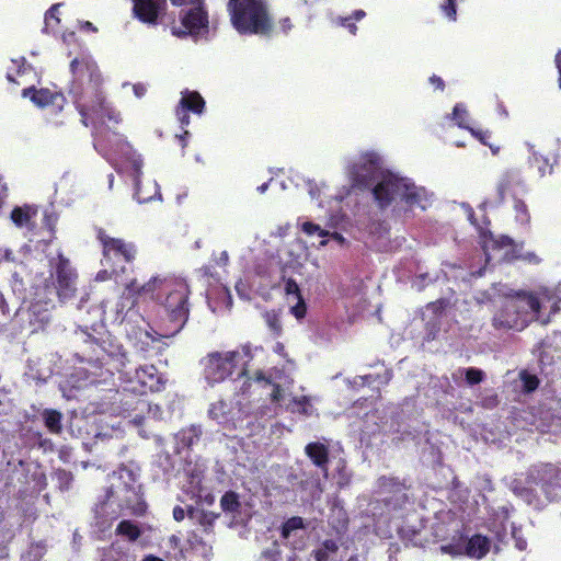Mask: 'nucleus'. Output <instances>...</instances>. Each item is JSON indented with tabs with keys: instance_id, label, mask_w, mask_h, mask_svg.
<instances>
[{
	"instance_id": "1",
	"label": "nucleus",
	"mask_w": 561,
	"mask_h": 561,
	"mask_svg": "<svg viewBox=\"0 0 561 561\" xmlns=\"http://www.w3.org/2000/svg\"><path fill=\"white\" fill-rule=\"evenodd\" d=\"M70 72L69 93L81 116V123L88 127L89 121L94 117H107L118 123V114L105 101L103 77L96 61L89 55L76 57L70 62Z\"/></svg>"
},
{
	"instance_id": "2",
	"label": "nucleus",
	"mask_w": 561,
	"mask_h": 561,
	"mask_svg": "<svg viewBox=\"0 0 561 561\" xmlns=\"http://www.w3.org/2000/svg\"><path fill=\"white\" fill-rule=\"evenodd\" d=\"M190 287L184 279L160 277L152 300L163 307L169 322L167 332L161 336H174L185 327L190 317Z\"/></svg>"
},
{
	"instance_id": "3",
	"label": "nucleus",
	"mask_w": 561,
	"mask_h": 561,
	"mask_svg": "<svg viewBox=\"0 0 561 561\" xmlns=\"http://www.w3.org/2000/svg\"><path fill=\"white\" fill-rule=\"evenodd\" d=\"M375 202L380 209L388 208L396 198H400L409 207L426 209V192L417 187L409 179L401 178L389 170L381 173V176L370 187Z\"/></svg>"
},
{
	"instance_id": "4",
	"label": "nucleus",
	"mask_w": 561,
	"mask_h": 561,
	"mask_svg": "<svg viewBox=\"0 0 561 561\" xmlns=\"http://www.w3.org/2000/svg\"><path fill=\"white\" fill-rule=\"evenodd\" d=\"M228 11L239 34L268 36L273 32V18L266 0H229Z\"/></svg>"
},
{
	"instance_id": "5",
	"label": "nucleus",
	"mask_w": 561,
	"mask_h": 561,
	"mask_svg": "<svg viewBox=\"0 0 561 561\" xmlns=\"http://www.w3.org/2000/svg\"><path fill=\"white\" fill-rule=\"evenodd\" d=\"M96 239L102 247L101 264L103 267L112 268L114 273L125 274L127 265L135 263L138 248L134 242L111 237L103 228L98 229Z\"/></svg>"
},
{
	"instance_id": "6",
	"label": "nucleus",
	"mask_w": 561,
	"mask_h": 561,
	"mask_svg": "<svg viewBox=\"0 0 561 561\" xmlns=\"http://www.w3.org/2000/svg\"><path fill=\"white\" fill-rule=\"evenodd\" d=\"M239 351L210 352L202 358L203 376L208 385L214 386L230 378L234 373L245 375L247 364H241Z\"/></svg>"
},
{
	"instance_id": "7",
	"label": "nucleus",
	"mask_w": 561,
	"mask_h": 561,
	"mask_svg": "<svg viewBox=\"0 0 561 561\" xmlns=\"http://www.w3.org/2000/svg\"><path fill=\"white\" fill-rule=\"evenodd\" d=\"M540 301L531 293H522L516 297L505 301L501 310L493 317V327L495 329H514L526 322L524 318L528 313L538 314L540 311Z\"/></svg>"
},
{
	"instance_id": "8",
	"label": "nucleus",
	"mask_w": 561,
	"mask_h": 561,
	"mask_svg": "<svg viewBox=\"0 0 561 561\" xmlns=\"http://www.w3.org/2000/svg\"><path fill=\"white\" fill-rule=\"evenodd\" d=\"M382 162L381 156L375 150L360 152L357 160L348 165L351 186L360 191L369 190L386 172Z\"/></svg>"
},
{
	"instance_id": "9",
	"label": "nucleus",
	"mask_w": 561,
	"mask_h": 561,
	"mask_svg": "<svg viewBox=\"0 0 561 561\" xmlns=\"http://www.w3.org/2000/svg\"><path fill=\"white\" fill-rule=\"evenodd\" d=\"M49 277L58 298L64 301L75 297L78 273L71 262L61 252L48 261Z\"/></svg>"
},
{
	"instance_id": "10",
	"label": "nucleus",
	"mask_w": 561,
	"mask_h": 561,
	"mask_svg": "<svg viewBox=\"0 0 561 561\" xmlns=\"http://www.w3.org/2000/svg\"><path fill=\"white\" fill-rule=\"evenodd\" d=\"M528 484H535L548 502L561 501V467L553 463H540L529 468L526 474Z\"/></svg>"
},
{
	"instance_id": "11",
	"label": "nucleus",
	"mask_w": 561,
	"mask_h": 561,
	"mask_svg": "<svg viewBox=\"0 0 561 561\" xmlns=\"http://www.w3.org/2000/svg\"><path fill=\"white\" fill-rule=\"evenodd\" d=\"M121 374L125 390L136 394L144 396L148 392H158L164 387L162 376L153 365L140 366L135 369L133 376L129 371H121Z\"/></svg>"
},
{
	"instance_id": "12",
	"label": "nucleus",
	"mask_w": 561,
	"mask_h": 561,
	"mask_svg": "<svg viewBox=\"0 0 561 561\" xmlns=\"http://www.w3.org/2000/svg\"><path fill=\"white\" fill-rule=\"evenodd\" d=\"M527 187L523 180L520 172L514 169L504 171L495 185V195L492 198L485 199L483 206L497 207L504 204L507 195L514 199L517 198L518 193H526Z\"/></svg>"
},
{
	"instance_id": "13",
	"label": "nucleus",
	"mask_w": 561,
	"mask_h": 561,
	"mask_svg": "<svg viewBox=\"0 0 561 561\" xmlns=\"http://www.w3.org/2000/svg\"><path fill=\"white\" fill-rule=\"evenodd\" d=\"M378 493L382 495V502L389 510H402L409 502L407 491L409 486L404 480L397 477L381 476L377 480Z\"/></svg>"
},
{
	"instance_id": "14",
	"label": "nucleus",
	"mask_w": 561,
	"mask_h": 561,
	"mask_svg": "<svg viewBox=\"0 0 561 561\" xmlns=\"http://www.w3.org/2000/svg\"><path fill=\"white\" fill-rule=\"evenodd\" d=\"M205 108V101L197 91L185 90L182 92V98L175 108V115L181 124L185 127L190 124L188 112L194 114H202Z\"/></svg>"
},
{
	"instance_id": "15",
	"label": "nucleus",
	"mask_w": 561,
	"mask_h": 561,
	"mask_svg": "<svg viewBox=\"0 0 561 561\" xmlns=\"http://www.w3.org/2000/svg\"><path fill=\"white\" fill-rule=\"evenodd\" d=\"M23 98H28L38 107L46 108L49 105H56L64 108L67 100L60 92H54L47 88L36 89L35 87L25 88L22 91Z\"/></svg>"
},
{
	"instance_id": "16",
	"label": "nucleus",
	"mask_w": 561,
	"mask_h": 561,
	"mask_svg": "<svg viewBox=\"0 0 561 561\" xmlns=\"http://www.w3.org/2000/svg\"><path fill=\"white\" fill-rule=\"evenodd\" d=\"M133 13L142 23L156 24L165 0H133Z\"/></svg>"
},
{
	"instance_id": "17",
	"label": "nucleus",
	"mask_w": 561,
	"mask_h": 561,
	"mask_svg": "<svg viewBox=\"0 0 561 561\" xmlns=\"http://www.w3.org/2000/svg\"><path fill=\"white\" fill-rule=\"evenodd\" d=\"M118 479L121 480L122 491L125 494V501L130 503L139 499L140 484H138V476L133 469L122 466L117 471Z\"/></svg>"
},
{
	"instance_id": "18",
	"label": "nucleus",
	"mask_w": 561,
	"mask_h": 561,
	"mask_svg": "<svg viewBox=\"0 0 561 561\" xmlns=\"http://www.w3.org/2000/svg\"><path fill=\"white\" fill-rule=\"evenodd\" d=\"M181 23L185 28V31L182 32L183 35L198 34L202 28L208 26V16L201 8H194L182 16Z\"/></svg>"
},
{
	"instance_id": "19",
	"label": "nucleus",
	"mask_w": 561,
	"mask_h": 561,
	"mask_svg": "<svg viewBox=\"0 0 561 561\" xmlns=\"http://www.w3.org/2000/svg\"><path fill=\"white\" fill-rule=\"evenodd\" d=\"M305 453L312 463L327 477L330 462L328 446L319 442H312L306 445Z\"/></svg>"
},
{
	"instance_id": "20",
	"label": "nucleus",
	"mask_w": 561,
	"mask_h": 561,
	"mask_svg": "<svg viewBox=\"0 0 561 561\" xmlns=\"http://www.w3.org/2000/svg\"><path fill=\"white\" fill-rule=\"evenodd\" d=\"M465 554L470 558L481 559L490 550V540L480 534L473 535L466 543Z\"/></svg>"
},
{
	"instance_id": "21",
	"label": "nucleus",
	"mask_w": 561,
	"mask_h": 561,
	"mask_svg": "<svg viewBox=\"0 0 561 561\" xmlns=\"http://www.w3.org/2000/svg\"><path fill=\"white\" fill-rule=\"evenodd\" d=\"M160 276H152L147 283L139 285L137 279H131L126 285V290L135 296L139 297L141 295H149L151 298L153 297V294L156 293L157 285H159Z\"/></svg>"
},
{
	"instance_id": "22",
	"label": "nucleus",
	"mask_w": 561,
	"mask_h": 561,
	"mask_svg": "<svg viewBox=\"0 0 561 561\" xmlns=\"http://www.w3.org/2000/svg\"><path fill=\"white\" fill-rule=\"evenodd\" d=\"M45 427L50 434H60L62 432V414L55 409H45L42 412Z\"/></svg>"
},
{
	"instance_id": "23",
	"label": "nucleus",
	"mask_w": 561,
	"mask_h": 561,
	"mask_svg": "<svg viewBox=\"0 0 561 561\" xmlns=\"http://www.w3.org/2000/svg\"><path fill=\"white\" fill-rule=\"evenodd\" d=\"M337 551V543L332 539H327L320 548L313 550L312 554L316 561H334L333 558L336 556Z\"/></svg>"
},
{
	"instance_id": "24",
	"label": "nucleus",
	"mask_w": 561,
	"mask_h": 561,
	"mask_svg": "<svg viewBox=\"0 0 561 561\" xmlns=\"http://www.w3.org/2000/svg\"><path fill=\"white\" fill-rule=\"evenodd\" d=\"M526 484L527 485H523L522 483L516 482L513 485L514 494L517 495L518 497L523 499L529 505H537V504H539V497H538L537 493L534 490V486H536V485L535 484H528L527 482H526Z\"/></svg>"
},
{
	"instance_id": "25",
	"label": "nucleus",
	"mask_w": 561,
	"mask_h": 561,
	"mask_svg": "<svg viewBox=\"0 0 561 561\" xmlns=\"http://www.w3.org/2000/svg\"><path fill=\"white\" fill-rule=\"evenodd\" d=\"M116 534L126 537L129 541H136L141 535V529L134 522L123 519L116 527Z\"/></svg>"
},
{
	"instance_id": "26",
	"label": "nucleus",
	"mask_w": 561,
	"mask_h": 561,
	"mask_svg": "<svg viewBox=\"0 0 561 561\" xmlns=\"http://www.w3.org/2000/svg\"><path fill=\"white\" fill-rule=\"evenodd\" d=\"M366 16V12L362 9L355 10L351 15L348 16H339L337 18V24L345 27L352 35H356L357 33V26L355 24V21H360Z\"/></svg>"
},
{
	"instance_id": "27",
	"label": "nucleus",
	"mask_w": 561,
	"mask_h": 561,
	"mask_svg": "<svg viewBox=\"0 0 561 561\" xmlns=\"http://www.w3.org/2000/svg\"><path fill=\"white\" fill-rule=\"evenodd\" d=\"M220 507L226 513L239 512L241 503L238 493L234 491H227L220 499Z\"/></svg>"
},
{
	"instance_id": "28",
	"label": "nucleus",
	"mask_w": 561,
	"mask_h": 561,
	"mask_svg": "<svg viewBox=\"0 0 561 561\" xmlns=\"http://www.w3.org/2000/svg\"><path fill=\"white\" fill-rule=\"evenodd\" d=\"M202 435V430L198 426L192 425L187 428H183L178 433L182 444L186 447H191L196 444Z\"/></svg>"
},
{
	"instance_id": "29",
	"label": "nucleus",
	"mask_w": 561,
	"mask_h": 561,
	"mask_svg": "<svg viewBox=\"0 0 561 561\" xmlns=\"http://www.w3.org/2000/svg\"><path fill=\"white\" fill-rule=\"evenodd\" d=\"M158 341L159 339L149 331H139V340L135 343V347L142 354H148L153 348V343Z\"/></svg>"
},
{
	"instance_id": "30",
	"label": "nucleus",
	"mask_w": 561,
	"mask_h": 561,
	"mask_svg": "<svg viewBox=\"0 0 561 561\" xmlns=\"http://www.w3.org/2000/svg\"><path fill=\"white\" fill-rule=\"evenodd\" d=\"M266 325L272 331L274 336H279L283 333L279 313L275 310L265 311L263 314Z\"/></svg>"
},
{
	"instance_id": "31",
	"label": "nucleus",
	"mask_w": 561,
	"mask_h": 561,
	"mask_svg": "<svg viewBox=\"0 0 561 561\" xmlns=\"http://www.w3.org/2000/svg\"><path fill=\"white\" fill-rule=\"evenodd\" d=\"M519 379L523 383L522 390L524 393H531L538 389L540 380L536 375L528 373L527 370L519 371Z\"/></svg>"
},
{
	"instance_id": "32",
	"label": "nucleus",
	"mask_w": 561,
	"mask_h": 561,
	"mask_svg": "<svg viewBox=\"0 0 561 561\" xmlns=\"http://www.w3.org/2000/svg\"><path fill=\"white\" fill-rule=\"evenodd\" d=\"M514 210H515V219L520 225H529L530 222V214L526 203L520 198L514 199Z\"/></svg>"
},
{
	"instance_id": "33",
	"label": "nucleus",
	"mask_w": 561,
	"mask_h": 561,
	"mask_svg": "<svg viewBox=\"0 0 561 561\" xmlns=\"http://www.w3.org/2000/svg\"><path fill=\"white\" fill-rule=\"evenodd\" d=\"M302 527L304 522L301 517H290L283 524L280 535L284 539H287L294 530L301 529Z\"/></svg>"
},
{
	"instance_id": "34",
	"label": "nucleus",
	"mask_w": 561,
	"mask_h": 561,
	"mask_svg": "<svg viewBox=\"0 0 561 561\" xmlns=\"http://www.w3.org/2000/svg\"><path fill=\"white\" fill-rule=\"evenodd\" d=\"M11 219L19 227L26 225L31 219L28 207H14L11 211Z\"/></svg>"
},
{
	"instance_id": "35",
	"label": "nucleus",
	"mask_w": 561,
	"mask_h": 561,
	"mask_svg": "<svg viewBox=\"0 0 561 561\" xmlns=\"http://www.w3.org/2000/svg\"><path fill=\"white\" fill-rule=\"evenodd\" d=\"M463 371H465L466 382L469 386L478 385V383L482 382L485 378L484 371L479 368H476V367L466 368Z\"/></svg>"
},
{
	"instance_id": "36",
	"label": "nucleus",
	"mask_w": 561,
	"mask_h": 561,
	"mask_svg": "<svg viewBox=\"0 0 561 561\" xmlns=\"http://www.w3.org/2000/svg\"><path fill=\"white\" fill-rule=\"evenodd\" d=\"M468 113L461 104H456L453 108V118L457 122V125L461 128H468L465 125V119Z\"/></svg>"
},
{
	"instance_id": "37",
	"label": "nucleus",
	"mask_w": 561,
	"mask_h": 561,
	"mask_svg": "<svg viewBox=\"0 0 561 561\" xmlns=\"http://www.w3.org/2000/svg\"><path fill=\"white\" fill-rule=\"evenodd\" d=\"M443 13L450 20L456 21L457 19V5L456 0H446L445 3L440 5Z\"/></svg>"
},
{
	"instance_id": "38",
	"label": "nucleus",
	"mask_w": 561,
	"mask_h": 561,
	"mask_svg": "<svg viewBox=\"0 0 561 561\" xmlns=\"http://www.w3.org/2000/svg\"><path fill=\"white\" fill-rule=\"evenodd\" d=\"M284 282H285L284 290L287 296L293 295L296 298H299V296H302L300 288L294 278H285Z\"/></svg>"
},
{
	"instance_id": "39",
	"label": "nucleus",
	"mask_w": 561,
	"mask_h": 561,
	"mask_svg": "<svg viewBox=\"0 0 561 561\" xmlns=\"http://www.w3.org/2000/svg\"><path fill=\"white\" fill-rule=\"evenodd\" d=\"M533 163L537 167L540 176L552 172V165H550L547 160H542L536 154L533 156Z\"/></svg>"
},
{
	"instance_id": "40",
	"label": "nucleus",
	"mask_w": 561,
	"mask_h": 561,
	"mask_svg": "<svg viewBox=\"0 0 561 561\" xmlns=\"http://www.w3.org/2000/svg\"><path fill=\"white\" fill-rule=\"evenodd\" d=\"M290 311L297 319H302L306 317L307 306L302 296H299V298H297V304L291 307Z\"/></svg>"
},
{
	"instance_id": "41",
	"label": "nucleus",
	"mask_w": 561,
	"mask_h": 561,
	"mask_svg": "<svg viewBox=\"0 0 561 561\" xmlns=\"http://www.w3.org/2000/svg\"><path fill=\"white\" fill-rule=\"evenodd\" d=\"M469 220H470V222H471L474 227H477V228H478V230H479V234H480V238H481V239H483V240H484V242H485L486 240H489V239H490V240H492V239H493L492 232H491L488 228H482V227H480V226L478 225V222H477V219H476V217H474L473 211H471V213L469 214Z\"/></svg>"
},
{
	"instance_id": "42",
	"label": "nucleus",
	"mask_w": 561,
	"mask_h": 561,
	"mask_svg": "<svg viewBox=\"0 0 561 561\" xmlns=\"http://www.w3.org/2000/svg\"><path fill=\"white\" fill-rule=\"evenodd\" d=\"M59 4H53L49 10L45 13V24L46 27L50 26V22L54 20L56 24L60 23V19L58 16Z\"/></svg>"
},
{
	"instance_id": "43",
	"label": "nucleus",
	"mask_w": 561,
	"mask_h": 561,
	"mask_svg": "<svg viewBox=\"0 0 561 561\" xmlns=\"http://www.w3.org/2000/svg\"><path fill=\"white\" fill-rule=\"evenodd\" d=\"M440 550H442V552L451 554V556H459V554L465 553V548L460 543L444 545L440 547Z\"/></svg>"
},
{
	"instance_id": "44",
	"label": "nucleus",
	"mask_w": 561,
	"mask_h": 561,
	"mask_svg": "<svg viewBox=\"0 0 561 561\" xmlns=\"http://www.w3.org/2000/svg\"><path fill=\"white\" fill-rule=\"evenodd\" d=\"M270 386L273 387L272 393H271V401L273 403H280L284 399V390L279 383H275L272 381Z\"/></svg>"
},
{
	"instance_id": "45",
	"label": "nucleus",
	"mask_w": 561,
	"mask_h": 561,
	"mask_svg": "<svg viewBox=\"0 0 561 561\" xmlns=\"http://www.w3.org/2000/svg\"><path fill=\"white\" fill-rule=\"evenodd\" d=\"M121 275H122L121 273H114L112 271V268L104 267L103 270L98 272L95 278H96V280L104 282V280H107V279H111L112 277H117V276H121Z\"/></svg>"
},
{
	"instance_id": "46",
	"label": "nucleus",
	"mask_w": 561,
	"mask_h": 561,
	"mask_svg": "<svg viewBox=\"0 0 561 561\" xmlns=\"http://www.w3.org/2000/svg\"><path fill=\"white\" fill-rule=\"evenodd\" d=\"M302 230L309 236H312L317 232H319L320 236H324V232L321 230L320 226L311 221L304 222Z\"/></svg>"
},
{
	"instance_id": "47",
	"label": "nucleus",
	"mask_w": 561,
	"mask_h": 561,
	"mask_svg": "<svg viewBox=\"0 0 561 561\" xmlns=\"http://www.w3.org/2000/svg\"><path fill=\"white\" fill-rule=\"evenodd\" d=\"M278 25H279V28L280 31L287 35L291 28L294 27L293 23H291V20L289 18H283L279 20L278 22Z\"/></svg>"
},
{
	"instance_id": "48",
	"label": "nucleus",
	"mask_w": 561,
	"mask_h": 561,
	"mask_svg": "<svg viewBox=\"0 0 561 561\" xmlns=\"http://www.w3.org/2000/svg\"><path fill=\"white\" fill-rule=\"evenodd\" d=\"M430 82L435 87V89H438L440 91L445 89L444 80L436 75L430 77Z\"/></svg>"
},
{
	"instance_id": "49",
	"label": "nucleus",
	"mask_w": 561,
	"mask_h": 561,
	"mask_svg": "<svg viewBox=\"0 0 561 561\" xmlns=\"http://www.w3.org/2000/svg\"><path fill=\"white\" fill-rule=\"evenodd\" d=\"M264 561H279L280 554L278 551H265L262 554Z\"/></svg>"
},
{
	"instance_id": "50",
	"label": "nucleus",
	"mask_w": 561,
	"mask_h": 561,
	"mask_svg": "<svg viewBox=\"0 0 561 561\" xmlns=\"http://www.w3.org/2000/svg\"><path fill=\"white\" fill-rule=\"evenodd\" d=\"M468 129L471 131V134L478 138L483 145H486V138L489 137L488 133L486 131H482V130H474L472 128H469Z\"/></svg>"
},
{
	"instance_id": "51",
	"label": "nucleus",
	"mask_w": 561,
	"mask_h": 561,
	"mask_svg": "<svg viewBox=\"0 0 561 561\" xmlns=\"http://www.w3.org/2000/svg\"><path fill=\"white\" fill-rule=\"evenodd\" d=\"M185 517V511L183 507L181 506H175L173 508V518L176 520V522H182Z\"/></svg>"
},
{
	"instance_id": "52",
	"label": "nucleus",
	"mask_w": 561,
	"mask_h": 561,
	"mask_svg": "<svg viewBox=\"0 0 561 561\" xmlns=\"http://www.w3.org/2000/svg\"><path fill=\"white\" fill-rule=\"evenodd\" d=\"M254 379L256 381H263L265 385L272 383V380L270 377H266L262 370H257L254 375Z\"/></svg>"
},
{
	"instance_id": "53",
	"label": "nucleus",
	"mask_w": 561,
	"mask_h": 561,
	"mask_svg": "<svg viewBox=\"0 0 561 561\" xmlns=\"http://www.w3.org/2000/svg\"><path fill=\"white\" fill-rule=\"evenodd\" d=\"M103 135H102V131H96L94 134V147L98 149V150H101L104 148L103 146Z\"/></svg>"
},
{
	"instance_id": "54",
	"label": "nucleus",
	"mask_w": 561,
	"mask_h": 561,
	"mask_svg": "<svg viewBox=\"0 0 561 561\" xmlns=\"http://www.w3.org/2000/svg\"><path fill=\"white\" fill-rule=\"evenodd\" d=\"M431 306L433 307V309L435 311L437 310H442V309H445L446 306H447V300L446 299H438L436 300L435 302H432Z\"/></svg>"
},
{
	"instance_id": "55",
	"label": "nucleus",
	"mask_w": 561,
	"mask_h": 561,
	"mask_svg": "<svg viewBox=\"0 0 561 561\" xmlns=\"http://www.w3.org/2000/svg\"><path fill=\"white\" fill-rule=\"evenodd\" d=\"M134 92L138 98H141L146 93V87L141 83H137L134 85Z\"/></svg>"
},
{
	"instance_id": "56",
	"label": "nucleus",
	"mask_w": 561,
	"mask_h": 561,
	"mask_svg": "<svg viewBox=\"0 0 561 561\" xmlns=\"http://www.w3.org/2000/svg\"><path fill=\"white\" fill-rule=\"evenodd\" d=\"M556 66L559 72V87L561 88V50L556 55Z\"/></svg>"
},
{
	"instance_id": "57",
	"label": "nucleus",
	"mask_w": 561,
	"mask_h": 561,
	"mask_svg": "<svg viewBox=\"0 0 561 561\" xmlns=\"http://www.w3.org/2000/svg\"><path fill=\"white\" fill-rule=\"evenodd\" d=\"M187 136H188V131L187 130H184V133L182 135L178 136L179 140L181 142L182 148L186 147V137Z\"/></svg>"
},
{
	"instance_id": "58",
	"label": "nucleus",
	"mask_w": 561,
	"mask_h": 561,
	"mask_svg": "<svg viewBox=\"0 0 561 561\" xmlns=\"http://www.w3.org/2000/svg\"><path fill=\"white\" fill-rule=\"evenodd\" d=\"M516 547L519 549V550H525L526 547H527V542L523 539H518L516 540Z\"/></svg>"
},
{
	"instance_id": "59",
	"label": "nucleus",
	"mask_w": 561,
	"mask_h": 561,
	"mask_svg": "<svg viewBox=\"0 0 561 561\" xmlns=\"http://www.w3.org/2000/svg\"><path fill=\"white\" fill-rule=\"evenodd\" d=\"M142 561H164V560H162V559H161V558H159V557H156V556L149 554V556H146V557L144 558V560H142Z\"/></svg>"
},
{
	"instance_id": "60",
	"label": "nucleus",
	"mask_w": 561,
	"mask_h": 561,
	"mask_svg": "<svg viewBox=\"0 0 561 561\" xmlns=\"http://www.w3.org/2000/svg\"><path fill=\"white\" fill-rule=\"evenodd\" d=\"M174 5H183L188 2H193L194 0H170Z\"/></svg>"
},
{
	"instance_id": "61",
	"label": "nucleus",
	"mask_w": 561,
	"mask_h": 561,
	"mask_svg": "<svg viewBox=\"0 0 561 561\" xmlns=\"http://www.w3.org/2000/svg\"><path fill=\"white\" fill-rule=\"evenodd\" d=\"M48 108H50V112L53 114H58V113H60L64 110V108H58L56 105H49Z\"/></svg>"
},
{
	"instance_id": "62",
	"label": "nucleus",
	"mask_w": 561,
	"mask_h": 561,
	"mask_svg": "<svg viewBox=\"0 0 561 561\" xmlns=\"http://www.w3.org/2000/svg\"><path fill=\"white\" fill-rule=\"evenodd\" d=\"M267 187H268V182H265V183H263L262 185H260V186L257 187V191H259L260 193H264V192L267 190Z\"/></svg>"
},
{
	"instance_id": "63",
	"label": "nucleus",
	"mask_w": 561,
	"mask_h": 561,
	"mask_svg": "<svg viewBox=\"0 0 561 561\" xmlns=\"http://www.w3.org/2000/svg\"><path fill=\"white\" fill-rule=\"evenodd\" d=\"M7 79H8L10 82H15V79H14V77H13L11 73H8V75H7Z\"/></svg>"
},
{
	"instance_id": "64",
	"label": "nucleus",
	"mask_w": 561,
	"mask_h": 561,
	"mask_svg": "<svg viewBox=\"0 0 561 561\" xmlns=\"http://www.w3.org/2000/svg\"><path fill=\"white\" fill-rule=\"evenodd\" d=\"M85 26H87L88 28L93 30V31H95V30H96V28L93 26V24H92L91 22H85Z\"/></svg>"
}]
</instances>
